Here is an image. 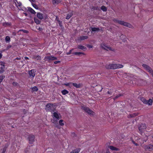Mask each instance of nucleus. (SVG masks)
I'll return each mask as SVG.
<instances>
[{"mask_svg": "<svg viewBox=\"0 0 153 153\" xmlns=\"http://www.w3.org/2000/svg\"><path fill=\"white\" fill-rule=\"evenodd\" d=\"M72 14L71 13L68 14L66 17V19H69L72 16Z\"/></svg>", "mask_w": 153, "mask_h": 153, "instance_id": "obj_24", "label": "nucleus"}, {"mask_svg": "<svg viewBox=\"0 0 153 153\" xmlns=\"http://www.w3.org/2000/svg\"><path fill=\"white\" fill-rule=\"evenodd\" d=\"M78 48L79 49H82L83 50H85L86 49V48L85 47L81 45H79L78 47Z\"/></svg>", "mask_w": 153, "mask_h": 153, "instance_id": "obj_18", "label": "nucleus"}, {"mask_svg": "<svg viewBox=\"0 0 153 153\" xmlns=\"http://www.w3.org/2000/svg\"><path fill=\"white\" fill-rule=\"evenodd\" d=\"M73 50L72 49H71V50L70 51L68 52L67 53V54L68 55H69V54H70L71 53L72 51Z\"/></svg>", "mask_w": 153, "mask_h": 153, "instance_id": "obj_35", "label": "nucleus"}, {"mask_svg": "<svg viewBox=\"0 0 153 153\" xmlns=\"http://www.w3.org/2000/svg\"><path fill=\"white\" fill-rule=\"evenodd\" d=\"M62 93L63 95H65L68 93V91L66 90H64L62 91Z\"/></svg>", "mask_w": 153, "mask_h": 153, "instance_id": "obj_20", "label": "nucleus"}, {"mask_svg": "<svg viewBox=\"0 0 153 153\" xmlns=\"http://www.w3.org/2000/svg\"><path fill=\"white\" fill-rule=\"evenodd\" d=\"M57 59V58L55 57L50 56H47L45 57V61H50L54 60Z\"/></svg>", "mask_w": 153, "mask_h": 153, "instance_id": "obj_10", "label": "nucleus"}, {"mask_svg": "<svg viewBox=\"0 0 153 153\" xmlns=\"http://www.w3.org/2000/svg\"><path fill=\"white\" fill-rule=\"evenodd\" d=\"M17 83L16 82H13V84L14 86H16V85H17Z\"/></svg>", "mask_w": 153, "mask_h": 153, "instance_id": "obj_40", "label": "nucleus"}, {"mask_svg": "<svg viewBox=\"0 0 153 153\" xmlns=\"http://www.w3.org/2000/svg\"><path fill=\"white\" fill-rule=\"evenodd\" d=\"M10 40V38L9 36H7L5 38V41L6 42H9Z\"/></svg>", "mask_w": 153, "mask_h": 153, "instance_id": "obj_26", "label": "nucleus"}, {"mask_svg": "<svg viewBox=\"0 0 153 153\" xmlns=\"http://www.w3.org/2000/svg\"><path fill=\"white\" fill-rule=\"evenodd\" d=\"M19 31H22L24 32L25 33H27V31L25 30H19Z\"/></svg>", "mask_w": 153, "mask_h": 153, "instance_id": "obj_34", "label": "nucleus"}, {"mask_svg": "<svg viewBox=\"0 0 153 153\" xmlns=\"http://www.w3.org/2000/svg\"><path fill=\"white\" fill-rule=\"evenodd\" d=\"M4 77L5 76H0V83L2 82V80Z\"/></svg>", "mask_w": 153, "mask_h": 153, "instance_id": "obj_32", "label": "nucleus"}, {"mask_svg": "<svg viewBox=\"0 0 153 153\" xmlns=\"http://www.w3.org/2000/svg\"><path fill=\"white\" fill-rule=\"evenodd\" d=\"M91 30L93 32H98L100 30L99 28L96 27H91Z\"/></svg>", "mask_w": 153, "mask_h": 153, "instance_id": "obj_17", "label": "nucleus"}, {"mask_svg": "<svg viewBox=\"0 0 153 153\" xmlns=\"http://www.w3.org/2000/svg\"><path fill=\"white\" fill-rule=\"evenodd\" d=\"M146 126L145 124H142L139 127V130L140 133L144 131L146 129Z\"/></svg>", "mask_w": 153, "mask_h": 153, "instance_id": "obj_8", "label": "nucleus"}, {"mask_svg": "<svg viewBox=\"0 0 153 153\" xmlns=\"http://www.w3.org/2000/svg\"><path fill=\"white\" fill-rule=\"evenodd\" d=\"M34 21L37 24H39L40 22V21L37 19V18H35L34 19Z\"/></svg>", "mask_w": 153, "mask_h": 153, "instance_id": "obj_25", "label": "nucleus"}, {"mask_svg": "<svg viewBox=\"0 0 153 153\" xmlns=\"http://www.w3.org/2000/svg\"><path fill=\"white\" fill-rule=\"evenodd\" d=\"M37 17L40 19H43V16L42 14L41 13H37Z\"/></svg>", "mask_w": 153, "mask_h": 153, "instance_id": "obj_16", "label": "nucleus"}, {"mask_svg": "<svg viewBox=\"0 0 153 153\" xmlns=\"http://www.w3.org/2000/svg\"><path fill=\"white\" fill-rule=\"evenodd\" d=\"M30 2H34L35 0H29Z\"/></svg>", "mask_w": 153, "mask_h": 153, "instance_id": "obj_43", "label": "nucleus"}, {"mask_svg": "<svg viewBox=\"0 0 153 153\" xmlns=\"http://www.w3.org/2000/svg\"><path fill=\"white\" fill-rule=\"evenodd\" d=\"M33 6L36 9H37L38 8L37 6L36 5L34 4L33 5Z\"/></svg>", "mask_w": 153, "mask_h": 153, "instance_id": "obj_38", "label": "nucleus"}, {"mask_svg": "<svg viewBox=\"0 0 153 153\" xmlns=\"http://www.w3.org/2000/svg\"><path fill=\"white\" fill-rule=\"evenodd\" d=\"M88 38L87 36H83L80 37V39L81 40H83L85 39H87Z\"/></svg>", "mask_w": 153, "mask_h": 153, "instance_id": "obj_23", "label": "nucleus"}, {"mask_svg": "<svg viewBox=\"0 0 153 153\" xmlns=\"http://www.w3.org/2000/svg\"><path fill=\"white\" fill-rule=\"evenodd\" d=\"M70 153H74V151H73Z\"/></svg>", "mask_w": 153, "mask_h": 153, "instance_id": "obj_47", "label": "nucleus"}, {"mask_svg": "<svg viewBox=\"0 0 153 153\" xmlns=\"http://www.w3.org/2000/svg\"><path fill=\"white\" fill-rule=\"evenodd\" d=\"M148 139V137L146 136L144 138H143V140H143V141L141 143H143L144 142H146V141Z\"/></svg>", "mask_w": 153, "mask_h": 153, "instance_id": "obj_29", "label": "nucleus"}, {"mask_svg": "<svg viewBox=\"0 0 153 153\" xmlns=\"http://www.w3.org/2000/svg\"><path fill=\"white\" fill-rule=\"evenodd\" d=\"M35 136L33 135H30L29 136L28 138L29 143H33L34 141Z\"/></svg>", "mask_w": 153, "mask_h": 153, "instance_id": "obj_9", "label": "nucleus"}, {"mask_svg": "<svg viewBox=\"0 0 153 153\" xmlns=\"http://www.w3.org/2000/svg\"><path fill=\"white\" fill-rule=\"evenodd\" d=\"M101 9L104 11H105L107 10L106 7L104 6L101 7Z\"/></svg>", "mask_w": 153, "mask_h": 153, "instance_id": "obj_28", "label": "nucleus"}, {"mask_svg": "<svg viewBox=\"0 0 153 153\" xmlns=\"http://www.w3.org/2000/svg\"><path fill=\"white\" fill-rule=\"evenodd\" d=\"M74 153H78L80 151V149H78L73 150Z\"/></svg>", "mask_w": 153, "mask_h": 153, "instance_id": "obj_27", "label": "nucleus"}, {"mask_svg": "<svg viewBox=\"0 0 153 153\" xmlns=\"http://www.w3.org/2000/svg\"><path fill=\"white\" fill-rule=\"evenodd\" d=\"M141 100L144 104H146L149 105H152V100L151 99L148 100H146L144 98L142 97L141 98Z\"/></svg>", "mask_w": 153, "mask_h": 153, "instance_id": "obj_2", "label": "nucleus"}, {"mask_svg": "<svg viewBox=\"0 0 153 153\" xmlns=\"http://www.w3.org/2000/svg\"><path fill=\"white\" fill-rule=\"evenodd\" d=\"M70 84H71V83H68L65 84V85L68 86H69Z\"/></svg>", "mask_w": 153, "mask_h": 153, "instance_id": "obj_41", "label": "nucleus"}, {"mask_svg": "<svg viewBox=\"0 0 153 153\" xmlns=\"http://www.w3.org/2000/svg\"><path fill=\"white\" fill-rule=\"evenodd\" d=\"M59 25H60L61 26H62V25H61V22H59Z\"/></svg>", "mask_w": 153, "mask_h": 153, "instance_id": "obj_46", "label": "nucleus"}, {"mask_svg": "<svg viewBox=\"0 0 153 153\" xmlns=\"http://www.w3.org/2000/svg\"><path fill=\"white\" fill-rule=\"evenodd\" d=\"M25 59H28V58L27 57H25Z\"/></svg>", "mask_w": 153, "mask_h": 153, "instance_id": "obj_44", "label": "nucleus"}, {"mask_svg": "<svg viewBox=\"0 0 153 153\" xmlns=\"http://www.w3.org/2000/svg\"><path fill=\"white\" fill-rule=\"evenodd\" d=\"M28 10L33 14H35L36 13V12L35 11L30 7L28 8Z\"/></svg>", "mask_w": 153, "mask_h": 153, "instance_id": "obj_19", "label": "nucleus"}, {"mask_svg": "<svg viewBox=\"0 0 153 153\" xmlns=\"http://www.w3.org/2000/svg\"><path fill=\"white\" fill-rule=\"evenodd\" d=\"M117 22L120 25L128 27L130 28H131L132 27V26L131 25L128 23L125 22L123 21L117 20Z\"/></svg>", "mask_w": 153, "mask_h": 153, "instance_id": "obj_3", "label": "nucleus"}, {"mask_svg": "<svg viewBox=\"0 0 153 153\" xmlns=\"http://www.w3.org/2000/svg\"><path fill=\"white\" fill-rule=\"evenodd\" d=\"M101 48L104 49L105 50H106L107 51H109V50H111V51H112L113 50L111 49V48L108 46V45H106L105 43H103L101 45Z\"/></svg>", "mask_w": 153, "mask_h": 153, "instance_id": "obj_5", "label": "nucleus"}, {"mask_svg": "<svg viewBox=\"0 0 153 153\" xmlns=\"http://www.w3.org/2000/svg\"><path fill=\"white\" fill-rule=\"evenodd\" d=\"M82 109L84 110L86 112H87L88 114L91 115L94 114V112L90 109H89V108L82 106Z\"/></svg>", "mask_w": 153, "mask_h": 153, "instance_id": "obj_6", "label": "nucleus"}, {"mask_svg": "<svg viewBox=\"0 0 153 153\" xmlns=\"http://www.w3.org/2000/svg\"><path fill=\"white\" fill-rule=\"evenodd\" d=\"M53 118H56V120H58L60 118V114L56 112H54L53 114Z\"/></svg>", "mask_w": 153, "mask_h": 153, "instance_id": "obj_11", "label": "nucleus"}, {"mask_svg": "<svg viewBox=\"0 0 153 153\" xmlns=\"http://www.w3.org/2000/svg\"><path fill=\"white\" fill-rule=\"evenodd\" d=\"M145 149H148L150 150H153V145H147L145 147Z\"/></svg>", "mask_w": 153, "mask_h": 153, "instance_id": "obj_13", "label": "nucleus"}, {"mask_svg": "<svg viewBox=\"0 0 153 153\" xmlns=\"http://www.w3.org/2000/svg\"><path fill=\"white\" fill-rule=\"evenodd\" d=\"M54 109V106L52 104L49 103L46 106V109L47 110L51 111Z\"/></svg>", "mask_w": 153, "mask_h": 153, "instance_id": "obj_7", "label": "nucleus"}, {"mask_svg": "<svg viewBox=\"0 0 153 153\" xmlns=\"http://www.w3.org/2000/svg\"><path fill=\"white\" fill-rule=\"evenodd\" d=\"M133 142L136 146H137L138 144L137 143H135L134 141H133Z\"/></svg>", "mask_w": 153, "mask_h": 153, "instance_id": "obj_42", "label": "nucleus"}, {"mask_svg": "<svg viewBox=\"0 0 153 153\" xmlns=\"http://www.w3.org/2000/svg\"><path fill=\"white\" fill-rule=\"evenodd\" d=\"M16 6L19 9V10H20V9L18 7H20L21 6L22 4H21V3L17 2V4L16 3Z\"/></svg>", "mask_w": 153, "mask_h": 153, "instance_id": "obj_30", "label": "nucleus"}, {"mask_svg": "<svg viewBox=\"0 0 153 153\" xmlns=\"http://www.w3.org/2000/svg\"><path fill=\"white\" fill-rule=\"evenodd\" d=\"M5 151V149H4V150H3V152H4Z\"/></svg>", "mask_w": 153, "mask_h": 153, "instance_id": "obj_48", "label": "nucleus"}, {"mask_svg": "<svg viewBox=\"0 0 153 153\" xmlns=\"http://www.w3.org/2000/svg\"><path fill=\"white\" fill-rule=\"evenodd\" d=\"M121 96V95H119V96Z\"/></svg>", "mask_w": 153, "mask_h": 153, "instance_id": "obj_50", "label": "nucleus"}, {"mask_svg": "<svg viewBox=\"0 0 153 153\" xmlns=\"http://www.w3.org/2000/svg\"><path fill=\"white\" fill-rule=\"evenodd\" d=\"M11 46L10 45H8L7 47V49H8L11 47Z\"/></svg>", "mask_w": 153, "mask_h": 153, "instance_id": "obj_39", "label": "nucleus"}, {"mask_svg": "<svg viewBox=\"0 0 153 153\" xmlns=\"http://www.w3.org/2000/svg\"><path fill=\"white\" fill-rule=\"evenodd\" d=\"M142 66L144 68L151 74L153 77V71L151 68L147 65L145 64H143Z\"/></svg>", "mask_w": 153, "mask_h": 153, "instance_id": "obj_4", "label": "nucleus"}, {"mask_svg": "<svg viewBox=\"0 0 153 153\" xmlns=\"http://www.w3.org/2000/svg\"><path fill=\"white\" fill-rule=\"evenodd\" d=\"M32 89V90L34 91H36L38 90V88L36 86H34V87H33Z\"/></svg>", "mask_w": 153, "mask_h": 153, "instance_id": "obj_22", "label": "nucleus"}, {"mask_svg": "<svg viewBox=\"0 0 153 153\" xmlns=\"http://www.w3.org/2000/svg\"><path fill=\"white\" fill-rule=\"evenodd\" d=\"M107 153H108V152H107Z\"/></svg>", "mask_w": 153, "mask_h": 153, "instance_id": "obj_51", "label": "nucleus"}, {"mask_svg": "<svg viewBox=\"0 0 153 153\" xmlns=\"http://www.w3.org/2000/svg\"><path fill=\"white\" fill-rule=\"evenodd\" d=\"M109 148L112 150H115V151H118L119 149L117 148L114 147L113 146H109Z\"/></svg>", "mask_w": 153, "mask_h": 153, "instance_id": "obj_15", "label": "nucleus"}, {"mask_svg": "<svg viewBox=\"0 0 153 153\" xmlns=\"http://www.w3.org/2000/svg\"><path fill=\"white\" fill-rule=\"evenodd\" d=\"M87 47L89 48H91L93 47V46L91 45H88L87 46Z\"/></svg>", "mask_w": 153, "mask_h": 153, "instance_id": "obj_37", "label": "nucleus"}, {"mask_svg": "<svg viewBox=\"0 0 153 153\" xmlns=\"http://www.w3.org/2000/svg\"><path fill=\"white\" fill-rule=\"evenodd\" d=\"M108 94H110V92L109 91H108Z\"/></svg>", "mask_w": 153, "mask_h": 153, "instance_id": "obj_49", "label": "nucleus"}, {"mask_svg": "<svg viewBox=\"0 0 153 153\" xmlns=\"http://www.w3.org/2000/svg\"><path fill=\"white\" fill-rule=\"evenodd\" d=\"M29 74L30 77H33L35 76V73L34 70H31L29 71Z\"/></svg>", "mask_w": 153, "mask_h": 153, "instance_id": "obj_12", "label": "nucleus"}, {"mask_svg": "<svg viewBox=\"0 0 153 153\" xmlns=\"http://www.w3.org/2000/svg\"><path fill=\"white\" fill-rule=\"evenodd\" d=\"M60 62V61H55L54 62V63L55 64H57V63H59Z\"/></svg>", "mask_w": 153, "mask_h": 153, "instance_id": "obj_36", "label": "nucleus"}, {"mask_svg": "<svg viewBox=\"0 0 153 153\" xmlns=\"http://www.w3.org/2000/svg\"><path fill=\"white\" fill-rule=\"evenodd\" d=\"M123 67V65L120 64H111L107 65L105 67L108 69H116L117 68H121Z\"/></svg>", "mask_w": 153, "mask_h": 153, "instance_id": "obj_1", "label": "nucleus"}, {"mask_svg": "<svg viewBox=\"0 0 153 153\" xmlns=\"http://www.w3.org/2000/svg\"><path fill=\"white\" fill-rule=\"evenodd\" d=\"M73 85L75 87H76L77 88H78L79 87V85L77 84L76 83H74L73 84Z\"/></svg>", "mask_w": 153, "mask_h": 153, "instance_id": "obj_31", "label": "nucleus"}, {"mask_svg": "<svg viewBox=\"0 0 153 153\" xmlns=\"http://www.w3.org/2000/svg\"><path fill=\"white\" fill-rule=\"evenodd\" d=\"M4 65L1 64L0 66V74L2 73L4 71Z\"/></svg>", "mask_w": 153, "mask_h": 153, "instance_id": "obj_14", "label": "nucleus"}, {"mask_svg": "<svg viewBox=\"0 0 153 153\" xmlns=\"http://www.w3.org/2000/svg\"><path fill=\"white\" fill-rule=\"evenodd\" d=\"M2 57V54L1 53H0V59L1 57Z\"/></svg>", "mask_w": 153, "mask_h": 153, "instance_id": "obj_45", "label": "nucleus"}, {"mask_svg": "<svg viewBox=\"0 0 153 153\" xmlns=\"http://www.w3.org/2000/svg\"><path fill=\"white\" fill-rule=\"evenodd\" d=\"M59 125L61 126H63L64 124V123L63 122V121L62 120H60L59 121Z\"/></svg>", "mask_w": 153, "mask_h": 153, "instance_id": "obj_21", "label": "nucleus"}, {"mask_svg": "<svg viewBox=\"0 0 153 153\" xmlns=\"http://www.w3.org/2000/svg\"><path fill=\"white\" fill-rule=\"evenodd\" d=\"M82 53L80 52H76L74 53V54L76 55L81 54Z\"/></svg>", "mask_w": 153, "mask_h": 153, "instance_id": "obj_33", "label": "nucleus"}]
</instances>
